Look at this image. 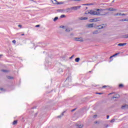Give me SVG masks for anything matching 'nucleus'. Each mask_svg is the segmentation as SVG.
<instances>
[{"label":"nucleus","instance_id":"obj_1","mask_svg":"<svg viewBox=\"0 0 128 128\" xmlns=\"http://www.w3.org/2000/svg\"><path fill=\"white\" fill-rule=\"evenodd\" d=\"M86 14H92V16H101L100 12L98 11H95L94 10H90V11H88V12L85 13Z\"/></svg>","mask_w":128,"mask_h":128},{"label":"nucleus","instance_id":"obj_2","mask_svg":"<svg viewBox=\"0 0 128 128\" xmlns=\"http://www.w3.org/2000/svg\"><path fill=\"white\" fill-rule=\"evenodd\" d=\"M74 40L76 42H84V38H75Z\"/></svg>","mask_w":128,"mask_h":128},{"label":"nucleus","instance_id":"obj_3","mask_svg":"<svg viewBox=\"0 0 128 128\" xmlns=\"http://www.w3.org/2000/svg\"><path fill=\"white\" fill-rule=\"evenodd\" d=\"M81 6H75L72 7L71 8L72 10H80V8Z\"/></svg>","mask_w":128,"mask_h":128},{"label":"nucleus","instance_id":"obj_4","mask_svg":"<svg viewBox=\"0 0 128 128\" xmlns=\"http://www.w3.org/2000/svg\"><path fill=\"white\" fill-rule=\"evenodd\" d=\"M72 28H65V32H72Z\"/></svg>","mask_w":128,"mask_h":128},{"label":"nucleus","instance_id":"obj_5","mask_svg":"<svg viewBox=\"0 0 128 128\" xmlns=\"http://www.w3.org/2000/svg\"><path fill=\"white\" fill-rule=\"evenodd\" d=\"M88 18V17H80L79 20H86Z\"/></svg>","mask_w":128,"mask_h":128},{"label":"nucleus","instance_id":"obj_6","mask_svg":"<svg viewBox=\"0 0 128 128\" xmlns=\"http://www.w3.org/2000/svg\"><path fill=\"white\" fill-rule=\"evenodd\" d=\"M66 12H72V8H66Z\"/></svg>","mask_w":128,"mask_h":128},{"label":"nucleus","instance_id":"obj_7","mask_svg":"<svg viewBox=\"0 0 128 128\" xmlns=\"http://www.w3.org/2000/svg\"><path fill=\"white\" fill-rule=\"evenodd\" d=\"M107 10H110L111 12H114L116 10L114 8H107L106 9Z\"/></svg>","mask_w":128,"mask_h":128},{"label":"nucleus","instance_id":"obj_8","mask_svg":"<svg viewBox=\"0 0 128 128\" xmlns=\"http://www.w3.org/2000/svg\"><path fill=\"white\" fill-rule=\"evenodd\" d=\"M126 43H120L118 44V46H126Z\"/></svg>","mask_w":128,"mask_h":128},{"label":"nucleus","instance_id":"obj_9","mask_svg":"<svg viewBox=\"0 0 128 128\" xmlns=\"http://www.w3.org/2000/svg\"><path fill=\"white\" fill-rule=\"evenodd\" d=\"M76 126H78V128H84V125L82 124L80 125L78 124H76Z\"/></svg>","mask_w":128,"mask_h":128},{"label":"nucleus","instance_id":"obj_10","mask_svg":"<svg viewBox=\"0 0 128 128\" xmlns=\"http://www.w3.org/2000/svg\"><path fill=\"white\" fill-rule=\"evenodd\" d=\"M52 2L54 4H58V1H56V0H52Z\"/></svg>","mask_w":128,"mask_h":128},{"label":"nucleus","instance_id":"obj_11","mask_svg":"<svg viewBox=\"0 0 128 128\" xmlns=\"http://www.w3.org/2000/svg\"><path fill=\"white\" fill-rule=\"evenodd\" d=\"M114 16H126V14H125L117 13V14H115Z\"/></svg>","mask_w":128,"mask_h":128},{"label":"nucleus","instance_id":"obj_12","mask_svg":"<svg viewBox=\"0 0 128 128\" xmlns=\"http://www.w3.org/2000/svg\"><path fill=\"white\" fill-rule=\"evenodd\" d=\"M122 110H126V108H128V105L126 104V105H123L122 106Z\"/></svg>","mask_w":128,"mask_h":128},{"label":"nucleus","instance_id":"obj_13","mask_svg":"<svg viewBox=\"0 0 128 128\" xmlns=\"http://www.w3.org/2000/svg\"><path fill=\"white\" fill-rule=\"evenodd\" d=\"M120 98V95L116 94V96H114L112 98Z\"/></svg>","mask_w":128,"mask_h":128},{"label":"nucleus","instance_id":"obj_14","mask_svg":"<svg viewBox=\"0 0 128 128\" xmlns=\"http://www.w3.org/2000/svg\"><path fill=\"white\" fill-rule=\"evenodd\" d=\"M59 12H62V14H64V12H66V10H59Z\"/></svg>","mask_w":128,"mask_h":128},{"label":"nucleus","instance_id":"obj_15","mask_svg":"<svg viewBox=\"0 0 128 128\" xmlns=\"http://www.w3.org/2000/svg\"><path fill=\"white\" fill-rule=\"evenodd\" d=\"M98 34V30H94L92 32L93 34Z\"/></svg>","mask_w":128,"mask_h":128},{"label":"nucleus","instance_id":"obj_16","mask_svg":"<svg viewBox=\"0 0 128 128\" xmlns=\"http://www.w3.org/2000/svg\"><path fill=\"white\" fill-rule=\"evenodd\" d=\"M120 22H128V18L122 19Z\"/></svg>","mask_w":128,"mask_h":128},{"label":"nucleus","instance_id":"obj_17","mask_svg":"<svg viewBox=\"0 0 128 128\" xmlns=\"http://www.w3.org/2000/svg\"><path fill=\"white\" fill-rule=\"evenodd\" d=\"M87 28H94V24H90L87 25Z\"/></svg>","mask_w":128,"mask_h":128},{"label":"nucleus","instance_id":"obj_18","mask_svg":"<svg viewBox=\"0 0 128 128\" xmlns=\"http://www.w3.org/2000/svg\"><path fill=\"white\" fill-rule=\"evenodd\" d=\"M97 12H104V9H97L96 10Z\"/></svg>","mask_w":128,"mask_h":128},{"label":"nucleus","instance_id":"obj_19","mask_svg":"<svg viewBox=\"0 0 128 128\" xmlns=\"http://www.w3.org/2000/svg\"><path fill=\"white\" fill-rule=\"evenodd\" d=\"M123 38H128V34H124L123 36Z\"/></svg>","mask_w":128,"mask_h":128},{"label":"nucleus","instance_id":"obj_20","mask_svg":"<svg viewBox=\"0 0 128 128\" xmlns=\"http://www.w3.org/2000/svg\"><path fill=\"white\" fill-rule=\"evenodd\" d=\"M80 58H76L75 59V62H80Z\"/></svg>","mask_w":128,"mask_h":128},{"label":"nucleus","instance_id":"obj_21","mask_svg":"<svg viewBox=\"0 0 128 128\" xmlns=\"http://www.w3.org/2000/svg\"><path fill=\"white\" fill-rule=\"evenodd\" d=\"M64 112H63L62 113V114L58 116V118H62V116H64Z\"/></svg>","mask_w":128,"mask_h":128},{"label":"nucleus","instance_id":"obj_22","mask_svg":"<svg viewBox=\"0 0 128 128\" xmlns=\"http://www.w3.org/2000/svg\"><path fill=\"white\" fill-rule=\"evenodd\" d=\"M18 124V120H14V121L12 124Z\"/></svg>","mask_w":128,"mask_h":128},{"label":"nucleus","instance_id":"obj_23","mask_svg":"<svg viewBox=\"0 0 128 128\" xmlns=\"http://www.w3.org/2000/svg\"><path fill=\"white\" fill-rule=\"evenodd\" d=\"M58 20V18L56 17V18L54 19V22H56V20Z\"/></svg>","mask_w":128,"mask_h":128},{"label":"nucleus","instance_id":"obj_24","mask_svg":"<svg viewBox=\"0 0 128 128\" xmlns=\"http://www.w3.org/2000/svg\"><path fill=\"white\" fill-rule=\"evenodd\" d=\"M60 28H65L66 29V27H65V26H60Z\"/></svg>","mask_w":128,"mask_h":128},{"label":"nucleus","instance_id":"obj_25","mask_svg":"<svg viewBox=\"0 0 128 128\" xmlns=\"http://www.w3.org/2000/svg\"><path fill=\"white\" fill-rule=\"evenodd\" d=\"M94 124H100V121H96L94 122Z\"/></svg>","mask_w":128,"mask_h":128},{"label":"nucleus","instance_id":"obj_26","mask_svg":"<svg viewBox=\"0 0 128 128\" xmlns=\"http://www.w3.org/2000/svg\"><path fill=\"white\" fill-rule=\"evenodd\" d=\"M60 18H66V15L64 14H62L61 16H60Z\"/></svg>","mask_w":128,"mask_h":128},{"label":"nucleus","instance_id":"obj_27","mask_svg":"<svg viewBox=\"0 0 128 128\" xmlns=\"http://www.w3.org/2000/svg\"><path fill=\"white\" fill-rule=\"evenodd\" d=\"M2 72H8V71L6 70H2Z\"/></svg>","mask_w":128,"mask_h":128},{"label":"nucleus","instance_id":"obj_28","mask_svg":"<svg viewBox=\"0 0 128 128\" xmlns=\"http://www.w3.org/2000/svg\"><path fill=\"white\" fill-rule=\"evenodd\" d=\"M92 22H98V19L94 18L92 20Z\"/></svg>","mask_w":128,"mask_h":128},{"label":"nucleus","instance_id":"obj_29","mask_svg":"<svg viewBox=\"0 0 128 128\" xmlns=\"http://www.w3.org/2000/svg\"><path fill=\"white\" fill-rule=\"evenodd\" d=\"M104 126L105 128H108V124H105L104 125Z\"/></svg>","mask_w":128,"mask_h":128},{"label":"nucleus","instance_id":"obj_30","mask_svg":"<svg viewBox=\"0 0 128 128\" xmlns=\"http://www.w3.org/2000/svg\"><path fill=\"white\" fill-rule=\"evenodd\" d=\"M8 78L9 79V80H12V78H14V77H12V76H8Z\"/></svg>","mask_w":128,"mask_h":128},{"label":"nucleus","instance_id":"obj_31","mask_svg":"<svg viewBox=\"0 0 128 128\" xmlns=\"http://www.w3.org/2000/svg\"><path fill=\"white\" fill-rule=\"evenodd\" d=\"M124 86V85L122 84H120L119 85V88H122Z\"/></svg>","mask_w":128,"mask_h":128},{"label":"nucleus","instance_id":"obj_32","mask_svg":"<svg viewBox=\"0 0 128 128\" xmlns=\"http://www.w3.org/2000/svg\"><path fill=\"white\" fill-rule=\"evenodd\" d=\"M114 120H116L112 119V120H111L110 122H114Z\"/></svg>","mask_w":128,"mask_h":128},{"label":"nucleus","instance_id":"obj_33","mask_svg":"<svg viewBox=\"0 0 128 128\" xmlns=\"http://www.w3.org/2000/svg\"><path fill=\"white\" fill-rule=\"evenodd\" d=\"M62 72V69H60L58 70V72Z\"/></svg>","mask_w":128,"mask_h":128},{"label":"nucleus","instance_id":"obj_34","mask_svg":"<svg viewBox=\"0 0 128 128\" xmlns=\"http://www.w3.org/2000/svg\"><path fill=\"white\" fill-rule=\"evenodd\" d=\"M114 94V92H111V93H110L108 96H110V94Z\"/></svg>","mask_w":128,"mask_h":128},{"label":"nucleus","instance_id":"obj_35","mask_svg":"<svg viewBox=\"0 0 128 128\" xmlns=\"http://www.w3.org/2000/svg\"><path fill=\"white\" fill-rule=\"evenodd\" d=\"M18 28H22V26L20 24L18 25Z\"/></svg>","mask_w":128,"mask_h":128},{"label":"nucleus","instance_id":"obj_36","mask_svg":"<svg viewBox=\"0 0 128 128\" xmlns=\"http://www.w3.org/2000/svg\"><path fill=\"white\" fill-rule=\"evenodd\" d=\"M12 42L13 44H16V40H13L12 41Z\"/></svg>","mask_w":128,"mask_h":128},{"label":"nucleus","instance_id":"obj_37","mask_svg":"<svg viewBox=\"0 0 128 128\" xmlns=\"http://www.w3.org/2000/svg\"><path fill=\"white\" fill-rule=\"evenodd\" d=\"M114 56H116V55L115 54H114L113 56H111L110 57V58H114Z\"/></svg>","mask_w":128,"mask_h":128},{"label":"nucleus","instance_id":"obj_38","mask_svg":"<svg viewBox=\"0 0 128 128\" xmlns=\"http://www.w3.org/2000/svg\"><path fill=\"white\" fill-rule=\"evenodd\" d=\"M99 28H104L103 26H99Z\"/></svg>","mask_w":128,"mask_h":128},{"label":"nucleus","instance_id":"obj_39","mask_svg":"<svg viewBox=\"0 0 128 128\" xmlns=\"http://www.w3.org/2000/svg\"><path fill=\"white\" fill-rule=\"evenodd\" d=\"M106 118H107V120H108V118H110V116H107Z\"/></svg>","mask_w":128,"mask_h":128},{"label":"nucleus","instance_id":"obj_40","mask_svg":"<svg viewBox=\"0 0 128 128\" xmlns=\"http://www.w3.org/2000/svg\"><path fill=\"white\" fill-rule=\"evenodd\" d=\"M84 6H90V4H84Z\"/></svg>","mask_w":128,"mask_h":128},{"label":"nucleus","instance_id":"obj_41","mask_svg":"<svg viewBox=\"0 0 128 128\" xmlns=\"http://www.w3.org/2000/svg\"><path fill=\"white\" fill-rule=\"evenodd\" d=\"M36 28H40V25H36Z\"/></svg>","mask_w":128,"mask_h":128},{"label":"nucleus","instance_id":"obj_42","mask_svg":"<svg viewBox=\"0 0 128 128\" xmlns=\"http://www.w3.org/2000/svg\"><path fill=\"white\" fill-rule=\"evenodd\" d=\"M70 35L71 36H74V34L71 33V34H70Z\"/></svg>","mask_w":128,"mask_h":128},{"label":"nucleus","instance_id":"obj_43","mask_svg":"<svg viewBox=\"0 0 128 128\" xmlns=\"http://www.w3.org/2000/svg\"><path fill=\"white\" fill-rule=\"evenodd\" d=\"M119 54H120V53H116V54H115V56H118V55Z\"/></svg>","mask_w":128,"mask_h":128},{"label":"nucleus","instance_id":"obj_44","mask_svg":"<svg viewBox=\"0 0 128 128\" xmlns=\"http://www.w3.org/2000/svg\"><path fill=\"white\" fill-rule=\"evenodd\" d=\"M76 108H74V109H73V110H71V112H74V110H76Z\"/></svg>","mask_w":128,"mask_h":128},{"label":"nucleus","instance_id":"obj_45","mask_svg":"<svg viewBox=\"0 0 128 128\" xmlns=\"http://www.w3.org/2000/svg\"><path fill=\"white\" fill-rule=\"evenodd\" d=\"M74 55H72V56L70 58H74Z\"/></svg>","mask_w":128,"mask_h":128},{"label":"nucleus","instance_id":"obj_46","mask_svg":"<svg viewBox=\"0 0 128 128\" xmlns=\"http://www.w3.org/2000/svg\"><path fill=\"white\" fill-rule=\"evenodd\" d=\"M102 88H108V86H102Z\"/></svg>","mask_w":128,"mask_h":128},{"label":"nucleus","instance_id":"obj_47","mask_svg":"<svg viewBox=\"0 0 128 128\" xmlns=\"http://www.w3.org/2000/svg\"><path fill=\"white\" fill-rule=\"evenodd\" d=\"M0 90H4V88H0Z\"/></svg>","mask_w":128,"mask_h":128},{"label":"nucleus","instance_id":"obj_48","mask_svg":"<svg viewBox=\"0 0 128 128\" xmlns=\"http://www.w3.org/2000/svg\"><path fill=\"white\" fill-rule=\"evenodd\" d=\"M98 94H102V93H97Z\"/></svg>","mask_w":128,"mask_h":128},{"label":"nucleus","instance_id":"obj_49","mask_svg":"<svg viewBox=\"0 0 128 128\" xmlns=\"http://www.w3.org/2000/svg\"><path fill=\"white\" fill-rule=\"evenodd\" d=\"M94 118H96V115H94Z\"/></svg>","mask_w":128,"mask_h":128},{"label":"nucleus","instance_id":"obj_50","mask_svg":"<svg viewBox=\"0 0 128 128\" xmlns=\"http://www.w3.org/2000/svg\"><path fill=\"white\" fill-rule=\"evenodd\" d=\"M21 36H24V34H22Z\"/></svg>","mask_w":128,"mask_h":128},{"label":"nucleus","instance_id":"obj_51","mask_svg":"<svg viewBox=\"0 0 128 128\" xmlns=\"http://www.w3.org/2000/svg\"><path fill=\"white\" fill-rule=\"evenodd\" d=\"M1 56H2V54H0V58Z\"/></svg>","mask_w":128,"mask_h":128},{"label":"nucleus","instance_id":"obj_52","mask_svg":"<svg viewBox=\"0 0 128 128\" xmlns=\"http://www.w3.org/2000/svg\"><path fill=\"white\" fill-rule=\"evenodd\" d=\"M114 2V0H113V1L112 2Z\"/></svg>","mask_w":128,"mask_h":128},{"label":"nucleus","instance_id":"obj_53","mask_svg":"<svg viewBox=\"0 0 128 128\" xmlns=\"http://www.w3.org/2000/svg\"><path fill=\"white\" fill-rule=\"evenodd\" d=\"M126 28H128V25L127 26Z\"/></svg>","mask_w":128,"mask_h":128},{"label":"nucleus","instance_id":"obj_54","mask_svg":"<svg viewBox=\"0 0 128 128\" xmlns=\"http://www.w3.org/2000/svg\"><path fill=\"white\" fill-rule=\"evenodd\" d=\"M68 78H67V80L68 79Z\"/></svg>","mask_w":128,"mask_h":128}]
</instances>
